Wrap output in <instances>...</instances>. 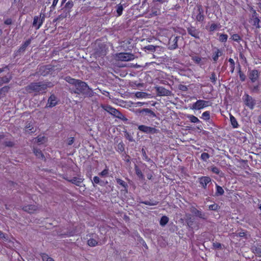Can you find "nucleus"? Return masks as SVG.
Instances as JSON below:
<instances>
[{"label":"nucleus","mask_w":261,"mask_h":261,"mask_svg":"<svg viewBox=\"0 0 261 261\" xmlns=\"http://www.w3.org/2000/svg\"><path fill=\"white\" fill-rule=\"evenodd\" d=\"M65 80L70 84L74 85L76 88L74 93H84L87 90L89 89L87 84L79 80L72 79L70 77H66Z\"/></svg>","instance_id":"f257e3e1"},{"label":"nucleus","mask_w":261,"mask_h":261,"mask_svg":"<svg viewBox=\"0 0 261 261\" xmlns=\"http://www.w3.org/2000/svg\"><path fill=\"white\" fill-rule=\"evenodd\" d=\"M50 83L47 84L44 82L33 83L29 85L26 90L31 92H44L47 87H51Z\"/></svg>","instance_id":"f03ea898"},{"label":"nucleus","mask_w":261,"mask_h":261,"mask_svg":"<svg viewBox=\"0 0 261 261\" xmlns=\"http://www.w3.org/2000/svg\"><path fill=\"white\" fill-rule=\"evenodd\" d=\"M211 106V102L208 101L199 99L192 104L193 110H199Z\"/></svg>","instance_id":"7ed1b4c3"},{"label":"nucleus","mask_w":261,"mask_h":261,"mask_svg":"<svg viewBox=\"0 0 261 261\" xmlns=\"http://www.w3.org/2000/svg\"><path fill=\"white\" fill-rule=\"evenodd\" d=\"M117 60L121 61H129L134 59V55L127 53H120L116 55Z\"/></svg>","instance_id":"20e7f679"},{"label":"nucleus","mask_w":261,"mask_h":261,"mask_svg":"<svg viewBox=\"0 0 261 261\" xmlns=\"http://www.w3.org/2000/svg\"><path fill=\"white\" fill-rule=\"evenodd\" d=\"M244 101L245 105L250 109H253L255 106V102L253 98L248 94H245L244 96Z\"/></svg>","instance_id":"39448f33"},{"label":"nucleus","mask_w":261,"mask_h":261,"mask_svg":"<svg viewBox=\"0 0 261 261\" xmlns=\"http://www.w3.org/2000/svg\"><path fill=\"white\" fill-rule=\"evenodd\" d=\"M138 129L142 132L146 133V134H149L152 133L154 134L156 133V129L152 127L144 125H141L138 126Z\"/></svg>","instance_id":"423d86ee"},{"label":"nucleus","mask_w":261,"mask_h":261,"mask_svg":"<svg viewBox=\"0 0 261 261\" xmlns=\"http://www.w3.org/2000/svg\"><path fill=\"white\" fill-rule=\"evenodd\" d=\"M199 181L201 186L204 188L206 189L207 185L211 183L212 180L210 177L208 176H202L199 178Z\"/></svg>","instance_id":"0eeeda50"},{"label":"nucleus","mask_w":261,"mask_h":261,"mask_svg":"<svg viewBox=\"0 0 261 261\" xmlns=\"http://www.w3.org/2000/svg\"><path fill=\"white\" fill-rule=\"evenodd\" d=\"M178 37H172L169 41V48L171 49H175L177 47Z\"/></svg>","instance_id":"6e6552de"},{"label":"nucleus","mask_w":261,"mask_h":261,"mask_svg":"<svg viewBox=\"0 0 261 261\" xmlns=\"http://www.w3.org/2000/svg\"><path fill=\"white\" fill-rule=\"evenodd\" d=\"M249 77L252 82H255L258 77V72L256 70H252L249 71Z\"/></svg>","instance_id":"1a4fd4ad"},{"label":"nucleus","mask_w":261,"mask_h":261,"mask_svg":"<svg viewBox=\"0 0 261 261\" xmlns=\"http://www.w3.org/2000/svg\"><path fill=\"white\" fill-rule=\"evenodd\" d=\"M155 88L160 96H168L170 94V92L162 87H156Z\"/></svg>","instance_id":"9d476101"},{"label":"nucleus","mask_w":261,"mask_h":261,"mask_svg":"<svg viewBox=\"0 0 261 261\" xmlns=\"http://www.w3.org/2000/svg\"><path fill=\"white\" fill-rule=\"evenodd\" d=\"M57 99L55 95H52L48 98L46 107L51 108L57 105Z\"/></svg>","instance_id":"9b49d317"},{"label":"nucleus","mask_w":261,"mask_h":261,"mask_svg":"<svg viewBox=\"0 0 261 261\" xmlns=\"http://www.w3.org/2000/svg\"><path fill=\"white\" fill-rule=\"evenodd\" d=\"M106 110L110 113L111 114L118 117L120 118V115L121 114L116 109L111 107H107L106 109Z\"/></svg>","instance_id":"f8f14e48"},{"label":"nucleus","mask_w":261,"mask_h":261,"mask_svg":"<svg viewBox=\"0 0 261 261\" xmlns=\"http://www.w3.org/2000/svg\"><path fill=\"white\" fill-rule=\"evenodd\" d=\"M188 33L195 38H199V32L195 28L191 27L188 29Z\"/></svg>","instance_id":"ddd939ff"},{"label":"nucleus","mask_w":261,"mask_h":261,"mask_svg":"<svg viewBox=\"0 0 261 261\" xmlns=\"http://www.w3.org/2000/svg\"><path fill=\"white\" fill-rule=\"evenodd\" d=\"M23 210L29 213H33L37 210V207L35 205H28L24 206Z\"/></svg>","instance_id":"4468645a"},{"label":"nucleus","mask_w":261,"mask_h":261,"mask_svg":"<svg viewBox=\"0 0 261 261\" xmlns=\"http://www.w3.org/2000/svg\"><path fill=\"white\" fill-rule=\"evenodd\" d=\"M42 24V21H40V19L37 16L34 17L33 25L37 30L39 29Z\"/></svg>","instance_id":"2eb2a0df"},{"label":"nucleus","mask_w":261,"mask_h":261,"mask_svg":"<svg viewBox=\"0 0 261 261\" xmlns=\"http://www.w3.org/2000/svg\"><path fill=\"white\" fill-rule=\"evenodd\" d=\"M195 16L196 20L198 21H202L204 19L202 10L198 8L197 11L196 15Z\"/></svg>","instance_id":"dca6fc26"},{"label":"nucleus","mask_w":261,"mask_h":261,"mask_svg":"<svg viewBox=\"0 0 261 261\" xmlns=\"http://www.w3.org/2000/svg\"><path fill=\"white\" fill-rule=\"evenodd\" d=\"M150 94L143 92H137L135 93V96L138 98H148L150 97Z\"/></svg>","instance_id":"f3484780"},{"label":"nucleus","mask_w":261,"mask_h":261,"mask_svg":"<svg viewBox=\"0 0 261 261\" xmlns=\"http://www.w3.org/2000/svg\"><path fill=\"white\" fill-rule=\"evenodd\" d=\"M88 245L90 247H95L98 245V238L95 237V238H90L88 240Z\"/></svg>","instance_id":"a211bd4d"},{"label":"nucleus","mask_w":261,"mask_h":261,"mask_svg":"<svg viewBox=\"0 0 261 261\" xmlns=\"http://www.w3.org/2000/svg\"><path fill=\"white\" fill-rule=\"evenodd\" d=\"M252 17L253 18V25H255L256 28H259V23L260 20L257 16V13L255 10L253 12Z\"/></svg>","instance_id":"6ab92c4d"},{"label":"nucleus","mask_w":261,"mask_h":261,"mask_svg":"<svg viewBox=\"0 0 261 261\" xmlns=\"http://www.w3.org/2000/svg\"><path fill=\"white\" fill-rule=\"evenodd\" d=\"M187 117L192 123H197L200 122L197 117L193 115H188Z\"/></svg>","instance_id":"aec40b11"},{"label":"nucleus","mask_w":261,"mask_h":261,"mask_svg":"<svg viewBox=\"0 0 261 261\" xmlns=\"http://www.w3.org/2000/svg\"><path fill=\"white\" fill-rule=\"evenodd\" d=\"M222 55V52L219 49H217V50L215 51V53L213 54V59L214 61H217L218 59V58Z\"/></svg>","instance_id":"412c9836"},{"label":"nucleus","mask_w":261,"mask_h":261,"mask_svg":"<svg viewBox=\"0 0 261 261\" xmlns=\"http://www.w3.org/2000/svg\"><path fill=\"white\" fill-rule=\"evenodd\" d=\"M224 191L223 188L221 186H219L216 184V196L222 195L224 194Z\"/></svg>","instance_id":"4be33fe9"},{"label":"nucleus","mask_w":261,"mask_h":261,"mask_svg":"<svg viewBox=\"0 0 261 261\" xmlns=\"http://www.w3.org/2000/svg\"><path fill=\"white\" fill-rule=\"evenodd\" d=\"M230 119L231 124L234 128H237L238 126V123L236 119L232 115H230Z\"/></svg>","instance_id":"5701e85b"},{"label":"nucleus","mask_w":261,"mask_h":261,"mask_svg":"<svg viewBox=\"0 0 261 261\" xmlns=\"http://www.w3.org/2000/svg\"><path fill=\"white\" fill-rule=\"evenodd\" d=\"M169 221V218L165 216L162 217L160 220V225L161 226H165Z\"/></svg>","instance_id":"b1692460"},{"label":"nucleus","mask_w":261,"mask_h":261,"mask_svg":"<svg viewBox=\"0 0 261 261\" xmlns=\"http://www.w3.org/2000/svg\"><path fill=\"white\" fill-rule=\"evenodd\" d=\"M140 113H143V112H145L147 114H148V115H150V116H152L153 117H155V113L152 111L151 110L149 109H142L141 110H140L139 111Z\"/></svg>","instance_id":"393cba45"},{"label":"nucleus","mask_w":261,"mask_h":261,"mask_svg":"<svg viewBox=\"0 0 261 261\" xmlns=\"http://www.w3.org/2000/svg\"><path fill=\"white\" fill-rule=\"evenodd\" d=\"M192 212L193 213L195 214V215L198 217H199V218H202V219H205V215L203 213H202L201 212L196 210V209H195L194 210H193L192 211Z\"/></svg>","instance_id":"a878e982"},{"label":"nucleus","mask_w":261,"mask_h":261,"mask_svg":"<svg viewBox=\"0 0 261 261\" xmlns=\"http://www.w3.org/2000/svg\"><path fill=\"white\" fill-rule=\"evenodd\" d=\"M201 118L207 121L210 119V113L209 111L204 112L201 116Z\"/></svg>","instance_id":"bb28decb"},{"label":"nucleus","mask_w":261,"mask_h":261,"mask_svg":"<svg viewBox=\"0 0 261 261\" xmlns=\"http://www.w3.org/2000/svg\"><path fill=\"white\" fill-rule=\"evenodd\" d=\"M34 152L36 156L38 157V158H42L43 159L44 158V155L42 154L41 150L39 149H34Z\"/></svg>","instance_id":"cd10ccee"},{"label":"nucleus","mask_w":261,"mask_h":261,"mask_svg":"<svg viewBox=\"0 0 261 261\" xmlns=\"http://www.w3.org/2000/svg\"><path fill=\"white\" fill-rule=\"evenodd\" d=\"M228 38V36L226 34H220L219 35V40L222 42H226Z\"/></svg>","instance_id":"c85d7f7f"},{"label":"nucleus","mask_w":261,"mask_h":261,"mask_svg":"<svg viewBox=\"0 0 261 261\" xmlns=\"http://www.w3.org/2000/svg\"><path fill=\"white\" fill-rule=\"evenodd\" d=\"M41 257L43 261H55L51 257L45 253L42 254Z\"/></svg>","instance_id":"c756f323"},{"label":"nucleus","mask_w":261,"mask_h":261,"mask_svg":"<svg viewBox=\"0 0 261 261\" xmlns=\"http://www.w3.org/2000/svg\"><path fill=\"white\" fill-rule=\"evenodd\" d=\"M37 142L39 144H43L46 142V138L43 136H39L36 138Z\"/></svg>","instance_id":"7c9ffc66"},{"label":"nucleus","mask_w":261,"mask_h":261,"mask_svg":"<svg viewBox=\"0 0 261 261\" xmlns=\"http://www.w3.org/2000/svg\"><path fill=\"white\" fill-rule=\"evenodd\" d=\"M135 171H136V174L139 178H143V177H144L143 174H142L141 170L138 168V167L137 166H135Z\"/></svg>","instance_id":"2f4dec72"},{"label":"nucleus","mask_w":261,"mask_h":261,"mask_svg":"<svg viewBox=\"0 0 261 261\" xmlns=\"http://www.w3.org/2000/svg\"><path fill=\"white\" fill-rule=\"evenodd\" d=\"M71 181L73 184H74L76 185L79 186L80 184H81L82 183L83 180H82V178H77L74 177L71 179Z\"/></svg>","instance_id":"473e14b6"},{"label":"nucleus","mask_w":261,"mask_h":261,"mask_svg":"<svg viewBox=\"0 0 261 261\" xmlns=\"http://www.w3.org/2000/svg\"><path fill=\"white\" fill-rule=\"evenodd\" d=\"M116 181H117V184H118L119 185H121L123 188H124L125 189L127 188V184L123 180H122V179H121L120 178H117L116 179Z\"/></svg>","instance_id":"72a5a7b5"},{"label":"nucleus","mask_w":261,"mask_h":261,"mask_svg":"<svg viewBox=\"0 0 261 261\" xmlns=\"http://www.w3.org/2000/svg\"><path fill=\"white\" fill-rule=\"evenodd\" d=\"M231 38L234 41L239 42L241 40L240 36L238 34H233L231 36Z\"/></svg>","instance_id":"f704fd0d"},{"label":"nucleus","mask_w":261,"mask_h":261,"mask_svg":"<svg viewBox=\"0 0 261 261\" xmlns=\"http://www.w3.org/2000/svg\"><path fill=\"white\" fill-rule=\"evenodd\" d=\"M10 80V77H8L7 76H5L3 77L0 78V84H3V83H8Z\"/></svg>","instance_id":"c9c22d12"},{"label":"nucleus","mask_w":261,"mask_h":261,"mask_svg":"<svg viewBox=\"0 0 261 261\" xmlns=\"http://www.w3.org/2000/svg\"><path fill=\"white\" fill-rule=\"evenodd\" d=\"M108 174L109 170L108 168H106L103 171H102L99 174L100 176L102 177H106L108 175Z\"/></svg>","instance_id":"e433bc0d"},{"label":"nucleus","mask_w":261,"mask_h":261,"mask_svg":"<svg viewBox=\"0 0 261 261\" xmlns=\"http://www.w3.org/2000/svg\"><path fill=\"white\" fill-rule=\"evenodd\" d=\"M209 158L210 155L207 153L204 152L201 154V159L204 161H206Z\"/></svg>","instance_id":"4c0bfd02"},{"label":"nucleus","mask_w":261,"mask_h":261,"mask_svg":"<svg viewBox=\"0 0 261 261\" xmlns=\"http://www.w3.org/2000/svg\"><path fill=\"white\" fill-rule=\"evenodd\" d=\"M123 7L122 5H119L117 6V13L118 14V16H120L122 13V11H123Z\"/></svg>","instance_id":"58836bf2"},{"label":"nucleus","mask_w":261,"mask_h":261,"mask_svg":"<svg viewBox=\"0 0 261 261\" xmlns=\"http://www.w3.org/2000/svg\"><path fill=\"white\" fill-rule=\"evenodd\" d=\"M142 203L146 205H156L158 203V202L155 201H146L142 202Z\"/></svg>","instance_id":"ea45409f"},{"label":"nucleus","mask_w":261,"mask_h":261,"mask_svg":"<svg viewBox=\"0 0 261 261\" xmlns=\"http://www.w3.org/2000/svg\"><path fill=\"white\" fill-rule=\"evenodd\" d=\"M144 48L146 49V50H149L151 52H153L154 51H155V46L152 45H148L147 46H146Z\"/></svg>","instance_id":"a19ab883"},{"label":"nucleus","mask_w":261,"mask_h":261,"mask_svg":"<svg viewBox=\"0 0 261 261\" xmlns=\"http://www.w3.org/2000/svg\"><path fill=\"white\" fill-rule=\"evenodd\" d=\"M132 104L134 107H141L144 105H147V103L144 102H137L132 103Z\"/></svg>","instance_id":"79ce46f5"},{"label":"nucleus","mask_w":261,"mask_h":261,"mask_svg":"<svg viewBox=\"0 0 261 261\" xmlns=\"http://www.w3.org/2000/svg\"><path fill=\"white\" fill-rule=\"evenodd\" d=\"M208 208L210 210L215 211L217 210L218 208V205L216 204H213L209 205Z\"/></svg>","instance_id":"37998d69"},{"label":"nucleus","mask_w":261,"mask_h":261,"mask_svg":"<svg viewBox=\"0 0 261 261\" xmlns=\"http://www.w3.org/2000/svg\"><path fill=\"white\" fill-rule=\"evenodd\" d=\"M218 27V25L216 23H212L211 24L210 27V31H214Z\"/></svg>","instance_id":"c03bdc74"},{"label":"nucleus","mask_w":261,"mask_h":261,"mask_svg":"<svg viewBox=\"0 0 261 261\" xmlns=\"http://www.w3.org/2000/svg\"><path fill=\"white\" fill-rule=\"evenodd\" d=\"M228 61H229V62L231 64V69H232V72H233V70H234V61L231 58L229 59Z\"/></svg>","instance_id":"a18cd8bd"},{"label":"nucleus","mask_w":261,"mask_h":261,"mask_svg":"<svg viewBox=\"0 0 261 261\" xmlns=\"http://www.w3.org/2000/svg\"><path fill=\"white\" fill-rule=\"evenodd\" d=\"M58 1H59V0H54L53 1L52 5L50 7L51 10H54L55 9L57 4L58 3Z\"/></svg>","instance_id":"49530a36"},{"label":"nucleus","mask_w":261,"mask_h":261,"mask_svg":"<svg viewBox=\"0 0 261 261\" xmlns=\"http://www.w3.org/2000/svg\"><path fill=\"white\" fill-rule=\"evenodd\" d=\"M212 171L213 172V173H215L216 174H218L220 172V170L219 169L216 167H214L212 168Z\"/></svg>","instance_id":"de8ad7c7"},{"label":"nucleus","mask_w":261,"mask_h":261,"mask_svg":"<svg viewBox=\"0 0 261 261\" xmlns=\"http://www.w3.org/2000/svg\"><path fill=\"white\" fill-rule=\"evenodd\" d=\"M239 75H240V80L242 81H244L245 79H246L245 75L244 74H243V73H242L241 71H240L239 72Z\"/></svg>","instance_id":"09e8293b"},{"label":"nucleus","mask_w":261,"mask_h":261,"mask_svg":"<svg viewBox=\"0 0 261 261\" xmlns=\"http://www.w3.org/2000/svg\"><path fill=\"white\" fill-rule=\"evenodd\" d=\"M33 128L31 127V125H29V126H26V127H25V132H27V133H33V132L32 130Z\"/></svg>","instance_id":"8fccbe9b"},{"label":"nucleus","mask_w":261,"mask_h":261,"mask_svg":"<svg viewBox=\"0 0 261 261\" xmlns=\"http://www.w3.org/2000/svg\"><path fill=\"white\" fill-rule=\"evenodd\" d=\"M93 182L95 184H99L100 182V179L98 176H94L93 177Z\"/></svg>","instance_id":"3c124183"},{"label":"nucleus","mask_w":261,"mask_h":261,"mask_svg":"<svg viewBox=\"0 0 261 261\" xmlns=\"http://www.w3.org/2000/svg\"><path fill=\"white\" fill-rule=\"evenodd\" d=\"M193 59L195 62L197 63H199L201 60L200 57L197 56L193 57Z\"/></svg>","instance_id":"603ef678"},{"label":"nucleus","mask_w":261,"mask_h":261,"mask_svg":"<svg viewBox=\"0 0 261 261\" xmlns=\"http://www.w3.org/2000/svg\"><path fill=\"white\" fill-rule=\"evenodd\" d=\"M73 4V2L71 1H68L66 4V7H68V8H71L72 7Z\"/></svg>","instance_id":"864d4df0"},{"label":"nucleus","mask_w":261,"mask_h":261,"mask_svg":"<svg viewBox=\"0 0 261 261\" xmlns=\"http://www.w3.org/2000/svg\"><path fill=\"white\" fill-rule=\"evenodd\" d=\"M31 43V40H28L27 41H26L23 44V45H22V47L23 48H25L26 47H27Z\"/></svg>","instance_id":"5fc2aeb1"},{"label":"nucleus","mask_w":261,"mask_h":261,"mask_svg":"<svg viewBox=\"0 0 261 261\" xmlns=\"http://www.w3.org/2000/svg\"><path fill=\"white\" fill-rule=\"evenodd\" d=\"M5 23L7 25H10L12 23V20L10 18L7 19L5 21Z\"/></svg>","instance_id":"6e6d98bb"},{"label":"nucleus","mask_w":261,"mask_h":261,"mask_svg":"<svg viewBox=\"0 0 261 261\" xmlns=\"http://www.w3.org/2000/svg\"><path fill=\"white\" fill-rule=\"evenodd\" d=\"M0 238L4 239L5 241H7L8 240L5 237L4 233L1 231H0Z\"/></svg>","instance_id":"4d7b16f0"},{"label":"nucleus","mask_w":261,"mask_h":261,"mask_svg":"<svg viewBox=\"0 0 261 261\" xmlns=\"http://www.w3.org/2000/svg\"><path fill=\"white\" fill-rule=\"evenodd\" d=\"M73 142H74V138H73V137L70 138L68 141V144L69 145H71L73 144Z\"/></svg>","instance_id":"13d9d810"},{"label":"nucleus","mask_w":261,"mask_h":261,"mask_svg":"<svg viewBox=\"0 0 261 261\" xmlns=\"http://www.w3.org/2000/svg\"><path fill=\"white\" fill-rule=\"evenodd\" d=\"M211 81L213 82H215L216 81V78L215 77V74H212V76L211 77Z\"/></svg>","instance_id":"bf43d9fd"},{"label":"nucleus","mask_w":261,"mask_h":261,"mask_svg":"<svg viewBox=\"0 0 261 261\" xmlns=\"http://www.w3.org/2000/svg\"><path fill=\"white\" fill-rule=\"evenodd\" d=\"M256 252L257 254L261 256V248H258L256 249Z\"/></svg>","instance_id":"052dcab7"},{"label":"nucleus","mask_w":261,"mask_h":261,"mask_svg":"<svg viewBox=\"0 0 261 261\" xmlns=\"http://www.w3.org/2000/svg\"><path fill=\"white\" fill-rule=\"evenodd\" d=\"M214 246L215 248H219L221 247V244H220L219 243H214Z\"/></svg>","instance_id":"680f3d73"},{"label":"nucleus","mask_w":261,"mask_h":261,"mask_svg":"<svg viewBox=\"0 0 261 261\" xmlns=\"http://www.w3.org/2000/svg\"><path fill=\"white\" fill-rule=\"evenodd\" d=\"M6 145L7 146H12L13 145V143L12 142H6Z\"/></svg>","instance_id":"e2e57ef3"},{"label":"nucleus","mask_w":261,"mask_h":261,"mask_svg":"<svg viewBox=\"0 0 261 261\" xmlns=\"http://www.w3.org/2000/svg\"><path fill=\"white\" fill-rule=\"evenodd\" d=\"M258 90V86H254L253 88H252V91L253 92H256Z\"/></svg>","instance_id":"0e129e2a"},{"label":"nucleus","mask_w":261,"mask_h":261,"mask_svg":"<svg viewBox=\"0 0 261 261\" xmlns=\"http://www.w3.org/2000/svg\"><path fill=\"white\" fill-rule=\"evenodd\" d=\"M7 67L6 66L4 68H0V73L4 71V69L7 68Z\"/></svg>","instance_id":"69168bd1"},{"label":"nucleus","mask_w":261,"mask_h":261,"mask_svg":"<svg viewBox=\"0 0 261 261\" xmlns=\"http://www.w3.org/2000/svg\"><path fill=\"white\" fill-rule=\"evenodd\" d=\"M154 1H156V2H161V3H163V2H165V1H164V0H154Z\"/></svg>","instance_id":"338daca9"},{"label":"nucleus","mask_w":261,"mask_h":261,"mask_svg":"<svg viewBox=\"0 0 261 261\" xmlns=\"http://www.w3.org/2000/svg\"><path fill=\"white\" fill-rule=\"evenodd\" d=\"M8 89V88L7 87H3L2 90H7Z\"/></svg>","instance_id":"774afa93"}]
</instances>
